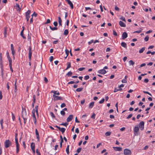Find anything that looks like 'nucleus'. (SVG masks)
I'll use <instances>...</instances> for the list:
<instances>
[{
    "instance_id": "338daca9",
    "label": "nucleus",
    "mask_w": 155,
    "mask_h": 155,
    "mask_svg": "<svg viewBox=\"0 0 155 155\" xmlns=\"http://www.w3.org/2000/svg\"><path fill=\"white\" fill-rule=\"evenodd\" d=\"M79 131L78 128H76L75 129V132L77 134L79 133Z\"/></svg>"
},
{
    "instance_id": "cd10ccee",
    "label": "nucleus",
    "mask_w": 155,
    "mask_h": 155,
    "mask_svg": "<svg viewBox=\"0 0 155 155\" xmlns=\"http://www.w3.org/2000/svg\"><path fill=\"white\" fill-rule=\"evenodd\" d=\"M50 28L52 30V31H54L55 30H57L58 29V28L57 27H52L51 26H50Z\"/></svg>"
},
{
    "instance_id": "603ef678",
    "label": "nucleus",
    "mask_w": 155,
    "mask_h": 155,
    "mask_svg": "<svg viewBox=\"0 0 155 155\" xmlns=\"http://www.w3.org/2000/svg\"><path fill=\"white\" fill-rule=\"evenodd\" d=\"M113 34L115 36H117V33L114 30L113 31Z\"/></svg>"
},
{
    "instance_id": "9b49d317",
    "label": "nucleus",
    "mask_w": 155,
    "mask_h": 155,
    "mask_svg": "<svg viewBox=\"0 0 155 155\" xmlns=\"http://www.w3.org/2000/svg\"><path fill=\"white\" fill-rule=\"evenodd\" d=\"M122 39H124L127 37V34L126 32H124L122 35Z\"/></svg>"
},
{
    "instance_id": "7c9ffc66",
    "label": "nucleus",
    "mask_w": 155,
    "mask_h": 155,
    "mask_svg": "<svg viewBox=\"0 0 155 155\" xmlns=\"http://www.w3.org/2000/svg\"><path fill=\"white\" fill-rule=\"evenodd\" d=\"M23 30H22L20 33V35L24 38H25L26 37L25 36H24L23 35Z\"/></svg>"
},
{
    "instance_id": "ddd939ff",
    "label": "nucleus",
    "mask_w": 155,
    "mask_h": 155,
    "mask_svg": "<svg viewBox=\"0 0 155 155\" xmlns=\"http://www.w3.org/2000/svg\"><path fill=\"white\" fill-rule=\"evenodd\" d=\"M16 148V153H17L19 151V147L18 141L15 142Z\"/></svg>"
},
{
    "instance_id": "4d7b16f0",
    "label": "nucleus",
    "mask_w": 155,
    "mask_h": 155,
    "mask_svg": "<svg viewBox=\"0 0 155 155\" xmlns=\"http://www.w3.org/2000/svg\"><path fill=\"white\" fill-rule=\"evenodd\" d=\"M58 22L59 23H61L62 22V20L61 19V18L60 17H58Z\"/></svg>"
},
{
    "instance_id": "a878e982",
    "label": "nucleus",
    "mask_w": 155,
    "mask_h": 155,
    "mask_svg": "<svg viewBox=\"0 0 155 155\" xmlns=\"http://www.w3.org/2000/svg\"><path fill=\"white\" fill-rule=\"evenodd\" d=\"M31 149H33L35 148V144L34 143H32L31 144Z\"/></svg>"
},
{
    "instance_id": "a19ab883",
    "label": "nucleus",
    "mask_w": 155,
    "mask_h": 155,
    "mask_svg": "<svg viewBox=\"0 0 155 155\" xmlns=\"http://www.w3.org/2000/svg\"><path fill=\"white\" fill-rule=\"evenodd\" d=\"M50 115L52 118H55V116L54 115V113L53 112H51L50 113Z\"/></svg>"
},
{
    "instance_id": "423d86ee",
    "label": "nucleus",
    "mask_w": 155,
    "mask_h": 155,
    "mask_svg": "<svg viewBox=\"0 0 155 155\" xmlns=\"http://www.w3.org/2000/svg\"><path fill=\"white\" fill-rule=\"evenodd\" d=\"M29 51L28 54V57L29 59V60H30L31 59V57L32 52V51L31 50V46H29L28 48Z\"/></svg>"
},
{
    "instance_id": "20e7f679",
    "label": "nucleus",
    "mask_w": 155,
    "mask_h": 155,
    "mask_svg": "<svg viewBox=\"0 0 155 155\" xmlns=\"http://www.w3.org/2000/svg\"><path fill=\"white\" fill-rule=\"evenodd\" d=\"M139 129L138 127H135L134 129V134L135 135L137 136L138 135V132L139 131Z\"/></svg>"
},
{
    "instance_id": "680f3d73",
    "label": "nucleus",
    "mask_w": 155,
    "mask_h": 155,
    "mask_svg": "<svg viewBox=\"0 0 155 155\" xmlns=\"http://www.w3.org/2000/svg\"><path fill=\"white\" fill-rule=\"evenodd\" d=\"M37 15V14L35 12H34L33 14L32 15V16L33 17V16H34L35 17H36Z\"/></svg>"
},
{
    "instance_id": "39448f33",
    "label": "nucleus",
    "mask_w": 155,
    "mask_h": 155,
    "mask_svg": "<svg viewBox=\"0 0 155 155\" xmlns=\"http://www.w3.org/2000/svg\"><path fill=\"white\" fill-rule=\"evenodd\" d=\"M144 122L143 121L140 122L139 124V127L141 130H143L144 128Z\"/></svg>"
},
{
    "instance_id": "37998d69",
    "label": "nucleus",
    "mask_w": 155,
    "mask_h": 155,
    "mask_svg": "<svg viewBox=\"0 0 155 155\" xmlns=\"http://www.w3.org/2000/svg\"><path fill=\"white\" fill-rule=\"evenodd\" d=\"M82 150V148H78L77 150V152L78 153H79Z\"/></svg>"
},
{
    "instance_id": "2eb2a0df",
    "label": "nucleus",
    "mask_w": 155,
    "mask_h": 155,
    "mask_svg": "<svg viewBox=\"0 0 155 155\" xmlns=\"http://www.w3.org/2000/svg\"><path fill=\"white\" fill-rule=\"evenodd\" d=\"M119 24L122 27H126V25L125 24L121 21H120L119 22Z\"/></svg>"
},
{
    "instance_id": "e433bc0d",
    "label": "nucleus",
    "mask_w": 155,
    "mask_h": 155,
    "mask_svg": "<svg viewBox=\"0 0 155 155\" xmlns=\"http://www.w3.org/2000/svg\"><path fill=\"white\" fill-rule=\"evenodd\" d=\"M8 58V59L9 61V64H12V60L11 58L10 57H9Z\"/></svg>"
},
{
    "instance_id": "1a4fd4ad",
    "label": "nucleus",
    "mask_w": 155,
    "mask_h": 155,
    "mask_svg": "<svg viewBox=\"0 0 155 155\" xmlns=\"http://www.w3.org/2000/svg\"><path fill=\"white\" fill-rule=\"evenodd\" d=\"M73 117V115L71 114L69 115L67 119V121L68 122H69L71 121L72 120Z\"/></svg>"
},
{
    "instance_id": "4468645a",
    "label": "nucleus",
    "mask_w": 155,
    "mask_h": 155,
    "mask_svg": "<svg viewBox=\"0 0 155 155\" xmlns=\"http://www.w3.org/2000/svg\"><path fill=\"white\" fill-rule=\"evenodd\" d=\"M35 134L36 135L37 138L38 140V141H39V134L38 131L36 129H35Z\"/></svg>"
},
{
    "instance_id": "e2e57ef3",
    "label": "nucleus",
    "mask_w": 155,
    "mask_h": 155,
    "mask_svg": "<svg viewBox=\"0 0 155 155\" xmlns=\"http://www.w3.org/2000/svg\"><path fill=\"white\" fill-rule=\"evenodd\" d=\"M122 82L123 83H126L127 82V81L126 79H123L122 80Z\"/></svg>"
},
{
    "instance_id": "aec40b11",
    "label": "nucleus",
    "mask_w": 155,
    "mask_h": 155,
    "mask_svg": "<svg viewBox=\"0 0 155 155\" xmlns=\"http://www.w3.org/2000/svg\"><path fill=\"white\" fill-rule=\"evenodd\" d=\"M71 67V64L70 62H68L67 63V68L65 69V70H68V68H70Z\"/></svg>"
},
{
    "instance_id": "58836bf2",
    "label": "nucleus",
    "mask_w": 155,
    "mask_h": 155,
    "mask_svg": "<svg viewBox=\"0 0 155 155\" xmlns=\"http://www.w3.org/2000/svg\"><path fill=\"white\" fill-rule=\"evenodd\" d=\"M111 132H107L105 133V135L106 136H110L111 134Z\"/></svg>"
},
{
    "instance_id": "c9c22d12",
    "label": "nucleus",
    "mask_w": 155,
    "mask_h": 155,
    "mask_svg": "<svg viewBox=\"0 0 155 155\" xmlns=\"http://www.w3.org/2000/svg\"><path fill=\"white\" fill-rule=\"evenodd\" d=\"M38 106L37 105L35 107V111L37 113V115H38Z\"/></svg>"
},
{
    "instance_id": "6ab92c4d",
    "label": "nucleus",
    "mask_w": 155,
    "mask_h": 155,
    "mask_svg": "<svg viewBox=\"0 0 155 155\" xmlns=\"http://www.w3.org/2000/svg\"><path fill=\"white\" fill-rule=\"evenodd\" d=\"M51 92L53 93L54 94L53 95H59L60 94L59 92L56 91H52Z\"/></svg>"
},
{
    "instance_id": "f8f14e48",
    "label": "nucleus",
    "mask_w": 155,
    "mask_h": 155,
    "mask_svg": "<svg viewBox=\"0 0 155 155\" xmlns=\"http://www.w3.org/2000/svg\"><path fill=\"white\" fill-rule=\"evenodd\" d=\"M65 1L68 2L71 8L73 9V5L72 2L70 0H65Z\"/></svg>"
},
{
    "instance_id": "f3484780",
    "label": "nucleus",
    "mask_w": 155,
    "mask_h": 155,
    "mask_svg": "<svg viewBox=\"0 0 155 155\" xmlns=\"http://www.w3.org/2000/svg\"><path fill=\"white\" fill-rule=\"evenodd\" d=\"M59 130L62 132V134H63L64 132L66 129L65 128H64L60 127Z\"/></svg>"
},
{
    "instance_id": "864d4df0",
    "label": "nucleus",
    "mask_w": 155,
    "mask_h": 155,
    "mask_svg": "<svg viewBox=\"0 0 155 155\" xmlns=\"http://www.w3.org/2000/svg\"><path fill=\"white\" fill-rule=\"evenodd\" d=\"M44 79V80L45 83H48V80L47 78L46 77H45Z\"/></svg>"
},
{
    "instance_id": "2f4dec72",
    "label": "nucleus",
    "mask_w": 155,
    "mask_h": 155,
    "mask_svg": "<svg viewBox=\"0 0 155 155\" xmlns=\"http://www.w3.org/2000/svg\"><path fill=\"white\" fill-rule=\"evenodd\" d=\"M83 89V88H78L76 89V91L77 92H81Z\"/></svg>"
},
{
    "instance_id": "6e6552de",
    "label": "nucleus",
    "mask_w": 155,
    "mask_h": 155,
    "mask_svg": "<svg viewBox=\"0 0 155 155\" xmlns=\"http://www.w3.org/2000/svg\"><path fill=\"white\" fill-rule=\"evenodd\" d=\"M114 149L116 151H121L122 150V147H113Z\"/></svg>"
},
{
    "instance_id": "052dcab7",
    "label": "nucleus",
    "mask_w": 155,
    "mask_h": 155,
    "mask_svg": "<svg viewBox=\"0 0 155 155\" xmlns=\"http://www.w3.org/2000/svg\"><path fill=\"white\" fill-rule=\"evenodd\" d=\"M115 9L116 10L118 11H119L120 10L119 8L116 6L115 7Z\"/></svg>"
},
{
    "instance_id": "de8ad7c7",
    "label": "nucleus",
    "mask_w": 155,
    "mask_h": 155,
    "mask_svg": "<svg viewBox=\"0 0 155 155\" xmlns=\"http://www.w3.org/2000/svg\"><path fill=\"white\" fill-rule=\"evenodd\" d=\"M89 75H86L84 77V79L85 80H88V79H89Z\"/></svg>"
},
{
    "instance_id": "bf43d9fd",
    "label": "nucleus",
    "mask_w": 155,
    "mask_h": 155,
    "mask_svg": "<svg viewBox=\"0 0 155 155\" xmlns=\"http://www.w3.org/2000/svg\"><path fill=\"white\" fill-rule=\"evenodd\" d=\"M120 19L123 21H124L125 22L126 21L125 18L124 17H123L122 16V17H121L120 18Z\"/></svg>"
},
{
    "instance_id": "13d9d810",
    "label": "nucleus",
    "mask_w": 155,
    "mask_h": 155,
    "mask_svg": "<svg viewBox=\"0 0 155 155\" xmlns=\"http://www.w3.org/2000/svg\"><path fill=\"white\" fill-rule=\"evenodd\" d=\"M133 115L132 114H129L128 116L127 117V119H129Z\"/></svg>"
},
{
    "instance_id": "393cba45",
    "label": "nucleus",
    "mask_w": 155,
    "mask_h": 155,
    "mask_svg": "<svg viewBox=\"0 0 155 155\" xmlns=\"http://www.w3.org/2000/svg\"><path fill=\"white\" fill-rule=\"evenodd\" d=\"M68 34V29H65L64 32V35H67Z\"/></svg>"
},
{
    "instance_id": "4be33fe9",
    "label": "nucleus",
    "mask_w": 155,
    "mask_h": 155,
    "mask_svg": "<svg viewBox=\"0 0 155 155\" xmlns=\"http://www.w3.org/2000/svg\"><path fill=\"white\" fill-rule=\"evenodd\" d=\"M121 45L122 46L124 47L125 48H127V44L126 43L124 42H122L121 43Z\"/></svg>"
},
{
    "instance_id": "6e6d98bb",
    "label": "nucleus",
    "mask_w": 155,
    "mask_h": 155,
    "mask_svg": "<svg viewBox=\"0 0 155 155\" xmlns=\"http://www.w3.org/2000/svg\"><path fill=\"white\" fill-rule=\"evenodd\" d=\"M36 153L38 155H41L40 153L39 152L38 149H37L36 150Z\"/></svg>"
},
{
    "instance_id": "0e129e2a",
    "label": "nucleus",
    "mask_w": 155,
    "mask_h": 155,
    "mask_svg": "<svg viewBox=\"0 0 155 155\" xmlns=\"http://www.w3.org/2000/svg\"><path fill=\"white\" fill-rule=\"evenodd\" d=\"M95 114L94 113H93L92 115L91 116V118H92L94 119L95 118Z\"/></svg>"
},
{
    "instance_id": "79ce46f5",
    "label": "nucleus",
    "mask_w": 155,
    "mask_h": 155,
    "mask_svg": "<svg viewBox=\"0 0 155 155\" xmlns=\"http://www.w3.org/2000/svg\"><path fill=\"white\" fill-rule=\"evenodd\" d=\"M60 113L63 116H64L65 114V113L64 110H61L60 112Z\"/></svg>"
},
{
    "instance_id": "473e14b6",
    "label": "nucleus",
    "mask_w": 155,
    "mask_h": 155,
    "mask_svg": "<svg viewBox=\"0 0 155 155\" xmlns=\"http://www.w3.org/2000/svg\"><path fill=\"white\" fill-rule=\"evenodd\" d=\"M31 13V11L30 10H28L27 11V12L26 13V16H30L29 15Z\"/></svg>"
},
{
    "instance_id": "7ed1b4c3",
    "label": "nucleus",
    "mask_w": 155,
    "mask_h": 155,
    "mask_svg": "<svg viewBox=\"0 0 155 155\" xmlns=\"http://www.w3.org/2000/svg\"><path fill=\"white\" fill-rule=\"evenodd\" d=\"M11 144V141L8 140H5V147L6 148L8 147Z\"/></svg>"
},
{
    "instance_id": "3c124183",
    "label": "nucleus",
    "mask_w": 155,
    "mask_h": 155,
    "mask_svg": "<svg viewBox=\"0 0 155 155\" xmlns=\"http://www.w3.org/2000/svg\"><path fill=\"white\" fill-rule=\"evenodd\" d=\"M65 106L66 104L64 103H62L61 105V108L64 107H65Z\"/></svg>"
},
{
    "instance_id": "b1692460",
    "label": "nucleus",
    "mask_w": 155,
    "mask_h": 155,
    "mask_svg": "<svg viewBox=\"0 0 155 155\" xmlns=\"http://www.w3.org/2000/svg\"><path fill=\"white\" fill-rule=\"evenodd\" d=\"M129 65H132L133 66L134 64V62L132 60H130L129 61Z\"/></svg>"
},
{
    "instance_id": "5fc2aeb1",
    "label": "nucleus",
    "mask_w": 155,
    "mask_h": 155,
    "mask_svg": "<svg viewBox=\"0 0 155 155\" xmlns=\"http://www.w3.org/2000/svg\"><path fill=\"white\" fill-rule=\"evenodd\" d=\"M9 65L10 69L11 71H12V72H13V69H12V64H9Z\"/></svg>"
},
{
    "instance_id": "f03ea898",
    "label": "nucleus",
    "mask_w": 155,
    "mask_h": 155,
    "mask_svg": "<svg viewBox=\"0 0 155 155\" xmlns=\"http://www.w3.org/2000/svg\"><path fill=\"white\" fill-rule=\"evenodd\" d=\"M124 155H131V152L130 150L126 149L124 150Z\"/></svg>"
},
{
    "instance_id": "0eeeda50",
    "label": "nucleus",
    "mask_w": 155,
    "mask_h": 155,
    "mask_svg": "<svg viewBox=\"0 0 155 155\" xmlns=\"http://www.w3.org/2000/svg\"><path fill=\"white\" fill-rule=\"evenodd\" d=\"M53 97L54 100H63V99L61 97L56 96L55 95H53Z\"/></svg>"
},
{
    "instance_id": "774afa93",
    "label": "nucleus",
    "mask_w": 155,
    "mask_h": 155,
    "mask_svg": "<svg viewBox=\"0 0 155 155\" xmlns=\"http://www.w3.org/2000/svg\"><path fill=\"white\" fill-rule=\"evenodd\" d=\"M50 20L49 19H48L47 20V21L45 22V24H48V23H50Z\"/></svg>"
},
{
    "instance_id": "69168bd1",
    "label": "nucleus",
    "mask_w": 155,
    "mask_h": 155,
    "mask_svg": "<svg viewBox=\"0 0 155 155\" xmlns=\"http://www.w3.org/2000/svg\"><path fill=\"white\" fill-rule=\"evenodd\" d=\"M85 68H81L78 69V70L79 71H82L84 69H85Z\"/></svg>"
},
{
    "instance_id": "72a5a7b5",
    "label": "nucleus",
    "mask_w": 155,
    "mask_h": 155,
    "mask_svg": "<svg viewBox=\"0 0 155 155\" xmlns=\"http://www.w3.org/2000/svg\"><path fill=\"white\" fill-rule=\"evenodd\" d=\"M60 125L64 126L65 127H67L68 125V123H62L60 124Z\"/></svg>"
},
{
    "instance_id": "dca6fc26",
    "label": "nucleus",
    "mask_w": 155,
    "mask_h": 155,
    "mask_svg": "<svg viewBox=\"0 0 155 155\" xmlns=\"http://www.w3.org/2000/svg\"><path fill=\"white\" fill-rule=\"evenodd\" d=\"M7 28L6 27H5L4 28V36L5 38L6 37L7 34Z\"/></svg>"
},
{
    "instance_id": "a211bd4d",
    "label": "nucleus",
    "mask_w": 155,
    "mask_h": 155,
    "mask_svg": "<svg viewBox=\"0 0 155 155\" xmlns=\"http://www.w3.org/2000/svg\"><path fill=\"white\" fill-rule=\"evenodd\" d=\"M94 102H92L90 104H89V108H92L94 106Z\"/></svg>"
},
{
    "instance_id": "a18cd8bd",
    "label": "nucleus",
    "mask_w": 155,
    "mask_h": 155,
    "mask_svg": "<svg viewBox=\"0 0 155 155\" xmlns=\"http://www.w3.org/2000/svg\"><path fill=\"white\" fill-rule=\"evenodd\" d=\"M17 136H18L17 134L16 133L15 134V142L18 141V137H17Z\"/></svg>"
},
{
    "instance_id": "ea45409f",
    "label": "nucleus",
    "mask_w": 155,
    "mask_h": 155,
    "mask_svg": "<svg viewBox=\"0 0 155 155\" xmlns=\"http://www.w3.org/2000/svg\"><path fill=\"white\" fill-rule=\"evenodd\" d=\"M149 39V37L148 35H147V36H146V37L145 38L144 40L146 41H148Z\"/></svg>"
},
{
    "instance_id": "c03bdc74",
    "label": "nucleus",
    "mask_w": 155,
    "mask_h": 155,
    "mask_svg": "<svg viewBox=\"0 0 155 155\" xmlns=\"http://www.w3.org/2000/svg\"><path fill=\"white\" fill-rule=\"evenodd\" d=\"M12 51V55L13 56V57H14V58H15V57H14V55H15V50L14 49H13V50H11Z\"/></svg>"
},
{
    "instance_id": "49530a36",
    "label": "nucleus",
    "mask_w": 155,
    "mask_h": 155,
    "mask_svg": "<svg viewBox=\"0 0 155 155\" xmlns=\"http://www.w3.org/2000/svg\"><path fill=\"white\" fill-rule=\"evenodd\" d=\"M12 120H14L15 119V115L13 114V113H12Z\"/></svg>"
},
{
    "instance_id": "9d476101",
    "label": "nucleus",
    "mask_w": 155,
    "mask_h": 155,
    "mask_svg": "<svg viewBox=\"0 0 155 155\" xmlns=\"http://www.w3.org/2000/svg\"><path fill=\"white\" fill-rule=\"evenodd\" d=\"M106 72V71L104 69L100 70L98 71V73L101 74H104Z\"/></svg>"
},
{
    "instance_id": "bb28decb",
    "label": "nucleus",
    "mask_w": 155,
    "mask_h": 155,
    "mask_svg": "<svg viewBox=\"0 0 155 155\" xmlns=\"http://www.w3.org/2000/svg\"><path fill=\"white\" fill-rule=\"evenodd\" d=\"M122 90V89L121 88H120L119 89H117L116 88H115L114 89V93L118 91H120Z\"/></svg>"
},
{
    "instance_id": "c756f323",
    "label": "nucleus",
    "mask_w": 155,
    "mask_h": 155,
    "mask_svg": "<svg viewBox=\"0 0 155 155\" xmlns=\"http://www.w3.org/2000/svg\"><path fill=\"white\" fill-rule=\"evenodd\" d=\"M72 72H71V71H69L67 73L66 75H67L68 77H70L72 75Z\"/></svg>"
},
{
    "instance_id": "5701e85b",
    "label": "nucleus",
    "mask_w": 155,
    "mask_h": 155,
    "mask_svg": "<svg viewBox=\"0 0 155 155\" xmlns=\"http://www.w3.org/2000/svg\"><path fill=\"white\" fill-rule=\"evenodd\" d=\"M145 47H143L141 49H140L139 51V52L140 53H143L144 50H145Z\"/></svg>"
},
{
    "instance_id": "8fccbe9b",
    "label": "nucleus",
    "mask_w": 155,
    "mask_h": 155,
    "mask_svg": "<svg viewBox=\"0 0 155 155\" xmlns=\"http://www.w3.org/2000/svg\"><path fill=\"white\" fill-rule=\"evenodd\" d=\"M104 99L103 98L101 101H99V103L100 104H102L104 102Z\"/></svg>"
},
{
    "instance_id": "c85d7f7f",
    "label": "nucleus",
    "mask_w": 155,
    "mask_h": 155,
    "mask_svg": "<svg viewBox=\"0 0 155 155\" xmlns=\"http://www.w3.org/2000/svg\"><path fill=\"white\" fill-rule=\"evenodd\" d=\"M35 109H33V110H32V111L33 118L36 117L35 115Z\"/></svg>"
},
{
    "instance_id": "f257e3e1",
    "label": "nucleus",
    "mask_w": 155,
    "mask_h": 155,
    "mask_svg": "<svg viewBox=\"0 0 155 155\" xmlns=\"http://www.w3.org/2000/svg\"><path fill=\"white\" fill-rule=\"evenodd\" d=\"M28 116V114H27L25 109H24L22 107V116L24 120V123L25 124L26 123Z\"/></svg>"
},
{
    "instance_id": "f704fd0d",
    "label": "nucleus",
    "mask_w": 155,
    "mask_h": 155,
    "mask_svg": "<svg viewBox=\"0 0 155 155\" xmlns=\"http://www.w3.org/2000/svg\"><path fill=\"white\" fill-rule=\"evenodd\" d=\"M16 6L18 8V9L17 10L19 12H20L21 10V8H20L19 5L18 4H16Z\"/></svg>"
},
{
    "instance_id": "412c9836",
    "label": "nucleus",
    "mask_w": 155,
    "mask_h": 155,
    "mask_svg": "<svg viewBox=\"0 0 155 155\" xmlns=\"http://www.w3.org/2000/svg\"><path fill=\"white\" fill-rule=\"evenodd\" d=\"M69 145H68L67 146V147L66 149V151L67 152V154L68 155L69 154Z\"/></svg>"
},
{
    "instance_id": "09e8293b",
    "label": "nucleus",
    "mask_w": 155,
    "mask_h": 155,
    "mask_svg": "<svg viewBox=\"0 0 155 155\" xmlns=\"http://www.w3.org/2000/svg\"><path fill=\"white\" fill-rule=\"evenodd\" d=\"M65 52L67 54V57L68 56V55L69 53V51L67 49H66L65 50Z\"/></svg>"
},
{
    "instance_id": "4c0bfd02",
    "label": "nucleus",
    "mask_w": 155,
    "mask_h": 155,
    "mask_svg": "<svg viewBox=\"0 0 155 155\" xmlns=\"http://www.w3.org/2000/svg\"><path fill=\"white\" fill-rule=\"evenodd\" d=\"M36 101V97L35 95L33 96V103H35Z\"/></svg>"
}]
</instances>
